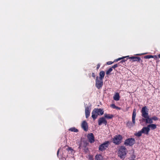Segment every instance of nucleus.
Returning <instances> with one entry per match:
<instances>
[{"mask_svg": "<svg viewBox=\"0 0 160 160\" xmlns=\"http://www.w3.org/2000/svg\"><path fill=\"white\" fill-rule=\"evenodd\" d=\"M94 109L98 115H102L104 113V111L102 109L95 108Z\"/></svg>", "mask_w": 160, "mask_h": 160, "instance_id": "nucleus-14", "label": "nucleus"}, {"mask_svg": "<svg viewBox=\"0 0 160 160\" xmlns=\"http://www.w3.org/2000/svg\"><path fill=\"white\" fill-rule=\"evenodd\" d=\"M126 148L124 146H121L119 151V156L121 158H124L127 154Z\"/></svg>", "mask_w": 160, "mask_h": 160, "instance_id": "nucleus-3", "label": "nucleus"}, {"mask_svg": "<svg viewBox=\"0 0 160 160\" xmlns=\"http://www.w3.org/2000/svg\"><path fill=\"white\" fill-rule=\"evenodd\" d=\"M107 123V121L105 119V118H99L98 120V124L99 125H101L102 123H103L106 125Z\"/></svg>", "mask_w": 160, "mask_h": 160, "instance_id": "nucleus-11", "label": "nucleus"}, {"mask_svg": "<svg viewBox=\"0 0 160 160\" xmlns=\"http://www.w3.org/2000/svg\"><path fill=\"white\" fill-rule=\"evenodd\" d=\"M89 160H93V156L91 155H89Z\"/></svg>", "mask_w": 160, "mask_h": 160, "instance_id": "nucleus-30", "label": "nucleus"}, {"mask_svg": "<svg viewBox=\"0 0 160 160\" xmlns=\"http://www.w3.org/2000/svg\"><path fill=\"white\" fill-rule=\"evenodd\" d=\"M91 106L86 107L85 109V116L86 118H88L90 114Z\"/></svg>", "mask_w": 160, "mask_h": 160, "instance_id": "nucleus-8", "label": "nucleus"}, {"mask_svg": "<svg viewBox=\"0 0 160 160\" xmlns=\"http://www.w3.org/2000/svg\"><path fill=\"white\" fill-rule=\"evenodd\" d=\"M153 58H154L155 59H156V60H157L158 59V57L156 56V55H154V56H153Z\"/></svg>", "mask_w": 160, "mask_h": 160, "instance_id": "nucleus-35", "label": "nucleus"}, {"mask_svg": "<svg viewBox=\"0 0 160 160\" xmlns=\"http://www.w3.org/2000/svg\"><path fill=\"white\" fill-rule=\"evenodd\" d=\"M95 160H103L102 157L101 155H97L95 157Z\"/></svg>", "mask_w": 160, "mask_h": 160, "instance_id": "nucleus-22", "label": "nucleus"}, {"mask_svg": "<svg viewBox=\"0 0 160 160\" xmlns=\"http://www.w3.org/2000/svg\"><path fill=\"white\" fill-rule=\"evenodd\" d=\"M143 133L142 132V130L141 131H140L139 132H138L137 133L135 134V135L136 136H138V137H140L142 135V133Z\"/></svg>", "mask_w": 160, "mask_h": 160, "instance_id": "nucleus-24", "label": "nucleus"}, {"mask_svg": "<svg viewBox=\"0 0 160 160\" xmlns=\"http://www.w3.org/2000/svg\"><path fill=\"white\" fill-rule=\"evenodd\" d=\"M103 85V81L102 79H101L97 76L96 78L95 85L97 88L99 89L102 88Z\"/></svg>", "mask_w": 160, "mask_h": 160, "instance_id": "nucleus-6", "label": "nucleus"}, {"mask_svg": "<svg viewBox=\"0 0 160 160\" xmlns=\"http://www.w3.org/2000/svg\"><path fill=\"white\" fill-rule=\"evenodd\" d=\"M129 58L131 59L132 60V62L137 61L139 62H142V60H141V58L139 57H131L128 58Z\"/></svg>", "mask_w": 160, "mask_h": 160, "instance_id": "nucleus-12", "label": "nucleus"}, {"mask_svg": "<svg viewBox=\"0 0 160 160\" xmlns=\"http://www.w3.org/2000/svg\"><path fill=\"white\" fill-rule=\"evenodd\" d=\"M148 127L149 128H151L152 130H154L156 129L157 128L156 125L155 124H151L148 125Z\"/></svg>", "mask_w": 160, "mask_h": 160, "instance_id": "nucleus-19", "label": "nucleus"}, {"mask_svg": "<svg viewBox=\"0 0 160 160\" xmlns=\"http://www.w3.org/2000/svg\"><path fill=\"white\" fill-rule=\"evenodd\" d=\"M87 138L90 143H92L94 142V137L92 133H90L88 134L87 135Z\"/></svg>", "mask_w": 160, "mask_h": 160, "instance_id": "nucleus-9", "label": "nucleus"}, {"mask_svg": "<svg viewBox=\"0 0 160 160\" xmlns=\"http://www.w3.org/2000/svg\"><path fill=\"white\" fill-rule=\"evenodd\" d=\"M82 128L85 131H87L88 130V125L87 122L84 121L82 122L81 124Z\"/></svg>", "mask_w": 160, "mask_h": 160, "instance_id": "nucleus-10", "label": "nucleus"}, {"mask_svg": "<svg viewBox=\"0 0 160 160\" xmlns=\"http://www.w3.org/2000/svg\"><path fill=\"white\" fill-rule=\"evenodd\" d=\"M113 99L115 100L118 101L120 99V96L119 94L118 93H116L113 97Z\"/></svg>", "mask_w": 160, "mask_h": 160, "instance_id": "nucleus-20", "label": "nucleus"}, {"mask_svg": "<svg viewBox=\"0 0 160 160\" xmlns=\"http://www.w3.org/2000/svg\"><path fill=\"white\" fill-rule=\"evenodd\" d=\"M153 56L152 55H148L144 56V58L145 59H149L153 58Z\"/></svg>", "mask_w": 160, "mask_h": 160, "instance_id": "nucleus-26", "label": "nucleus"}, {"mask_svg": "<svg viewBox=\"0 0 160 160\" xmlns=\"http://www.w3.org/2000/svg\"><path fill=\"white\" fill-rule=\"evenodd\" d=\"M98 115L94 109L92 112V117L93 120H95L97 118Z\"/></svg>", "mask_w": 160, "mask_h": 160, "instance_id": "nucleus-15", "label": "nucleus"}, {"mask_svg": "<svg viewBox=\"0 0 160 160\" xmlns=\"http://www.w3.org/2000/svg\"><path fill=\"white\" fill-rule=\"evenodd\" d=\"M122 137L120 135H115L113 138V142L116 145H119L122 142Z\"/></svg>", "mask_w": 160, "mask_h": 160, "instance_id": "nucleus-4", "label": "nucleus"}, {"mask_svg": "<svg viewBox=\"0 0 160 160\" xmlns=\"http://www.w3.org/2000/svg\"><path fill=\"white\" fill-rule=\"evenodd\" d=\"M157 61H156V63H158L159 62V60L158 59H157Z\"/></svg>", "mask_w": 160, "mask_h": 160, "instance_id": "nucleus-39", "label": "nucleus"}, {"mask_svg": "<svg viewBox=\"0 0 160 160\" xmlns=\"http://www.w3.org/2000/svg\"><path fill=\"white\" fill-rule=\"evenodd\" d=\"M115 109H118V110H120L121 109V108H120L116 106V107Z\"/></svg>", "mask_w": 160, "mask_h": 160, "instance_id": "nucleus-37", "label": "nucleus"}, {"mask_svg": "<svg viewBox=\"0 0 160 160\" xmlns=\"http://www.w3.org/2000/svg\"><path fill=\"white\" fill-rule=\"evenodd\" d=\"M127 57H129V56H128L125 57H123L122 58H118L117 59H115L114 60V62H117L119 60H122L120 62H124L125 61H127V59H125L124 58H127Z\"/></svg>", "mask_w": 160, "mask_h": 160, "instance_id": "nucleus-16", "label": "nucleus"}, {"mask_svg": "<svg viewBox=\"0 0 160 160\" xmlns=\"http://www.w3.org/2000/svg\"><path fill=\"white\" fill-rule=\"evenodd\" d=\"M92 77L94 78H95V75L94 73H92Z\"/></svg>", "mask_w": 160, "mask_h": 160, "instance_id": "nucleus-36", "label": "nucleus"}, {"mask_svg": "<svg viewBox=\"0 0 160 160\" xmlns=\"http://www.w3.org/2000/svg\"><path fill=\"white\" fill-rule=\"evenodd\" d=\"M113 62H112L111 61H109V62H107V64L108 65H110V64H112V63H113Z\"/></svg>", "mask_w": 160, "mask_h": 160, "instance_id": "nucleus-33", "label": "nucleus"}, {"mask_svg": "<svg viewBox=\"0 0 160 160\" xmlns=\"http://www.w3.org/2000/svg\"><path fill=\"white\" fill-rule=\"evenodd\" d=\"M159 58H160V54H159L158 56Z\"/></svg>", "mask_w": 160, "mask_h": 160, "instance_id": "nucleus-40", "label": "nucleus"}, {"mask_svg": "<svg viewBox=\"0 0 160 160\" xmlns=\"http://www.w3.org/2000/svg\"><path fill=\"white\" fill-rule=\"evenodd\" d=\"M135 143V139L130 138L127 139L125 140L124 144L127 146H131L133 145Z\"/></svg>", "mask_w": 160, "mask_h": 160, "instance_id": "nucleus-5", "label": "nucleus"}, {"mask_svg": "<svg viewBox=\"0 0 160 160\" xmlns=\"http://www.w3.org/2000/svg\"><path fill=\"white\" fill-rule=\"evenodd\" d=\"M105 72L103 71H101L99 73V77H98L99 78L101 79H103L104 76H105Z\"/></svg>", "mask_w": 160, "mask_h": 160, "instance_id": "nucleus-17", "label": "nucleus"}, {"mask_svg": "<svg viewBox=\"0 0 160 160\" xmlns=\"http://www.w3.org/2000/svg\"><path fill=\"white\" fill-rule=\"evenodd\" d=\"M152 120H153L154 121H157L158 120V118L156 117V116H154L152 118Z\"/></svg>", "mask_w": 160, "mask_h": 160, "instance_id": "nucleus-28", "label": "nucleus"}, {"mask_svg": "<svg viewBox=\"0 0 160 160\" xmlns=\"http://www.w3.org/2000/svg\"><path fill=\"white\" fill-rule=\"evenodd\" d=\"M67 150L68 151H73V149L71 147H69L67 149Z\"/></svg>", "mask_w": 160, "mask_h": 160, "instance_id": "nucleus-34", "label": "nucleus"}, {"mask_svg": "<svg viewBox=\"0 0 160 160\" xmlns=\"http://www.w3.org/2000/svg\"><path fill=\"white\" fill-rule=\"evenodd\" d=\"M150 130V128H149L148 126L147 127H144L142 129V132L143 133H144L146 135H148V133Z\"/></svg>", "mask_w": 160, "mask_h": 160, "instance_id": "nucleus-13", "label": "nucleus"}, {"mask_svg": "<svg viewBox=\"0 0 160 160\" xmlns=\"http://www.w3.org/2000/svg\"><path fill=\"white\" fill-rule=\"evenodd\" d=\"M136 158V156L134 154H132L131 156L130 157V160H135V159Z\"/></svg>", "mask_w": 160, "mask_h": 160, "instance_id": "nucleus-27", "label": "nucleus"}, {"mask_svg": "<svg viewBox=\"0 0 160 160\" xmlns=\"http://www.w3.org/2000/svg\"><path fill=\"white\" fill-rule=\"evenodd\" d=\"M69 130L70 131L74 132H78V129H76L75 127L71 128L69 129Z\"/></svg>", "mask_w": 160, "mask_h": 160, "instance_id": "nucleus-23", "label": "nucleus"}, {"mask_svg": "<svg viewBox=\"0 0 160 160\" xmlns=\"http://www.w3.org/2000/svg\"><path fill=\"white\" fill-rule=\"evenodd\" d=\"M83 145H82V143H81L79 144V146L78 147V148L79 149H81V148H85L88 145V143H87L86 142H83Z\"/></svg>", "mask_w": 160, "mask_h": 160, "instance_id": "nucleus-21", "label": "nucleus"}, {"mask_svg": "<svg viewBox=\"0 0 160 160\" xmlns=\"http://www.w3.org/2000/svg\"><path fill=\"white\" fill-rule=\"evenodd\" d=\"M100 63H98L97 65V68H96V69H97L98 70V69L99 68H100Z\"/></svg>", "mask_w": 160, "mask_h": 160, "instance_id": "nucleus-32", "label": "nucleus"}, {"mask_svg": "<svg viewBox=\"0 0 160 160\" xmlns=\"http://www.w3.org/2000/svg\"><path fill=\"white\" fill-rule=\"evenodd\" d=\"M141 112L142 117L144 118L142 119V121L145 122L146 123L151 124L153 123L152 118L149 117L148 110L146 106L142 108Z\"/></svg>", "mask_w": 160, "mask_h": 160, "instance_id": "nucleus-1", "label": "nucleus"}, {"mask_svg": "<svg viewBox=\"0 0 160 160\" xmlns=\"http://www.w3.org/2000/svg\"><path fill=\"white\" fill-rule=\"evenodd\" d=\"M109 142L108 141L103 143L99 147V150L100 151H103L105 150L108 147Z\"/></svg>", "mask_w": 160, "mask_h": 160, "instance_id": "nucleus-7", "label": "nucleus"}, {"mask_svg": "<svg viewBox=\"0 0 160 160\" xmlns=\"http://www.w3.org/2000/svg\"><path fill=\"white\" fill-rule=\"evenodd\" d=\"M111 107L112 108H113L115 109L116 107V106L114 104H112L111 106Z\"/></svg>", "mask_w": 160, "mask_h": 160, "instance_id": "nucleus-31", "label": "nucleus"}, {"mask_svg": "<svg viewBox=\"0 0 160 160\" xmlns=\"http://www.w3.org/2000/svg\"><path fill=\"white\" fill-rule=\"evenodd\" d=\"M136 115V110L134 109L132 117V122L130 121H128L126 124V126L129 128H131L133 126L135 123V118Z\"/></svg>", "mask_w": 160, "mask_h": 160, "instance_id": "nucleus-2", "label": "nucleus"}, {"mask_svg": "<svg viewBox=\"0 0 160 160\" xmlns=\"http://www.w3.org/2000/svg\"><path fill=\"white\" fill-rule=\"evenodd\" d=\"M113 117V115L111 114H108L105 113L104 114V118L108 119H111Z\"/></svg>", "mask_w": 160, "mask_h": 160, "instance_id": "nucleus-18", "label": "nucleus"}, {"mask_svg": "<svg viewBox=\"0 0 160 160\" xmlns=\"http://www.w3.org/2000/svg\"><path fill=\"white\" fill-rule=\"evenodd\" d=\"M112 71V68H110L106 72V74L107 75H109L110 73Z\"/></svg>", "mask_w": 160, "mask_h": 160, "instance_id": "nucleus-25", "label": "nucleus"}, {"mask_svg": "<svg viewBox=\"0 0 160 160\" xmlns=\"http://www.w3.org/2000/svg\"><path fill=\"white\" fill-rule=\"evenodd\" d=\"M118 67V64H116L113 65L111 68H113L115 69L116 68Z\"/></svg>", "mask_w": 160, "mask_h": 160, "instance_id": "nucleus-29", "label": "nucleus"}, {"mask_svg": "<svg viewBox=\"0 0 160 160\" xmlns=\"http://www.w3.org/2000/svg\"><path fill=\"white\" fill-rule=\"evenodd\" d=\"M60 149V148H59V149H58V151H57V155H58V154H59V151Z\"/></svg>", "mask_w": 160, "mask_h": 160, "instance_id": "nucleus-38", "label": "nucleus"}]
</instances>
